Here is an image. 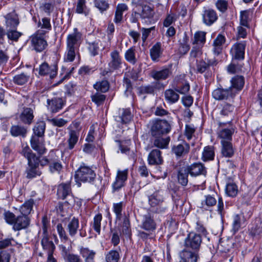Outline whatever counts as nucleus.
Here are the masks:
<instances>
[{
    "label": "nucleus",
    "mask_w": 262,
    "mask_h": 262,
    "mask_svg": "<svg viewBox=\"0 0 262 262\" xmlns=\"http://www.w3.org/2000/svg\"><path fill=\"white\" fill-rule=\"evenodd\" d=\"M79 123L73 122L68 128L69 130L67 140V149L71 150L74 148L78 141L79 136Z\"/></svg>",
    "instance_id": "39448f33"
},
{
    "label": "nucleus",
    "mask_w": 262,
    "mask_h": 262,
    "mask_svg": "<svg viewBox=\"0 0 262 262\" xmlns=\"http://www.w3.org/2000/svg\"><path fill=\"white\" fill-rule=\"evenodd\" d=\"M57 66L55 64L49 65L47 62H43L39 67V74L41 76H49L53 79L57 74Z\"/></svg>",
    "instance_id": "9d476101"
},
{
    "label": "nucleus",
    "mask_w": 262,
    "mask_h": 262,
    "mask_svg": "<svg viewBox=\"0 0 262 262\" xmlns=\"http://www.w3.org/2000/svg\"><path fill=\"white\" fill-rule=\"evenodd\" d=\"M94 88L97 91L105 93L109 89V84L107 80H102L96 82L94 85Z\"/></svg>",
    "instance_id": "5fc2aeb1"
},
{
    "label": "nucleus",
    "mask_w": 262,
    "mask_h": 262,
    "mask_svg": "<svg viewBox=\"0 0 262 262\" xmlns=\"http://www.w3.org/2000/svg\"><path fill=\"white\" fill-rule=\"evenodd\" d=\"M212 95L216 100L227 99L229 97H232V89L231 88L227 89L218 88L213 91Z\"/></svg>",
    "instance_id": "f3484780"
},
{
    "label": "nucleus",
    "mask_w": 262,
    "mask_h": 262,
    "mask_svg": "<svg viewBox=\"0 0 262 262\" xmlns=\"http://www.w3.org/2000/svg\"><path fill=\"white\" fill-rule=\"evenodd\" d=\"M203 47H200L192 45V50L190 53V56L192 57L196 58L200 56L202 54V49Z\"/></svg>",
    "instance_id": "774afa93"
},
{
    "label": "nucleus",
    "mask_w": 262,
    "mask_h": 262,
    "mask_svg": "<svg viewBox=\"0 0 262 262\" xmlns=\"http://www.w3.org/2000/svg\"><path fill=\"white\" fill-rule=\"evenodd\" d=\"M102 219V214L100 213H98L94 217L93 221L91 224L93 228L98 234H100L101 222Z\"/></svg>",
    "instance_id": "603ef678"
},
{
    "label": "nucleus",
    "mask_w": 262,
    "mask_h": 262,
    "mask_svg": "<svg viewBox=\"0 0 262 262\" xmlns=\"http://www.w3.org/2000/svg\"><path fill=\"white\" fill-rule=\"evenodd\" d=\"M222 154L225 157H231L234 152L232 144L231 142H222Z\"/></svg>",
    "instance_id": "7c9ffc66"
},
{
    "label": "nucleus",
    "mask_w": 262,
    "mask_h": 262,
    "mask_svg": "<svg viewBox=\"0 0 262 262\" xmlns=\"http://www.w3.org/2000/svg\"><path fill=\"white\" fill-rule=\"evenodd\" d=\"M141 227L146 231H153L156 228V224L150 215L146 214L143 217Z\"/></svg>",
    "instance_id": "4be33fe9"
},
{
    "label": "nucleus",
    "mask_w": 262,
    "mask_h": 262,
    "mask_svg": "<svg viewBox=\"0 0 262 262\" xmlns=\"http://www.w3.org/2000/svg\"><path fill=\"white\" fill-rule=\"evenodd\" d=\"M189 173L191 176H198L200 174H205L206 172L203 165H191L188 166Z\"/></svg>",
    "instance_id": "a19ab883"
},
{
    "label": "nucleus",
    "mask_w": 262,
    "mask_h": 262,
    "mask_svg": "<svg viewBox=\"0 0 262 262\" xmlns=\"http://www.w3.org/2000/svg\"><path fill=\"white\" fill-rule=\"evenodd\" d=\"M216 204L215 198L211 195L205 196V199L202 201L201 207L205 210H209V208Z\"/></svg>",
    "instance_id": "37998d69"
},
{
    "label": "nucleus",
    "mask_w": 262,
    "mask_h": 262,
    "mask_svg": "<svg viewBox=\"0 0 262 262\" xmlns=\"http://www.w3.org/2000/svg\"><path fill=\"white\" fill-rule=\"evenodd\" d=\"M161 44L157 42L150 49V55L153 61H157L162 54Z\"/></svg>",
    "instance_id": "f704fd0d"
},
{
    "label": "nucleus",
    "mask_w": 262,
    "mask_h": 262,
    "mask_svg": "<svg viewBox=\"0 0 262 262\" xmlns=\"http://www.w3.org/2000/svg\"><path fill=\"white\" fill-rule=\"evenodd\" d=\"M180 262H196L198 254L188 250H184L180 253Z\"/></svg>",
    "instance_id": "412c9836"
},
{
    "label": "nucleus",
    "mask_w": 262,
    "mask_h": 262,
    "mask_svg": "<svg viewBox=\"0 0 262 262\" xmlns=\"http://www.w3.org/2000/svg\"><path fill=\"white\" fill-rule=\"evenodd\" d=\"M45 32L38 30L31 35L29 38L31 47L37 52L44 50L48 46V43L45 39Z\"/></svg>",
    "instance_id": "f03ea898"
},
{
    "label": "nucleus",
    "mask_w": 262,
    "mask_h": 262,
    "mask_svg": "<svg viewBox=\"0 0 262 262\" xmlns=\"http://www.w3.org/2000/svg\"><path fill=\"white\" fill-rule=\"evenodd\" d=\"M189 145L186 142H184L182 144L174 146L172 148V151L177 157H181L187 154L189 152Z\"/></svg>",
    "instance_id": "cd10ccee"
},
{
    "label": "nucleus",
    "mask_w": 262,
    "mask_h": 262,
    "mask_svg": "<svg viewBox=\"0 0 262 262\" xmlns=\"http://www.w3.org/2000/svg\"><path fill=\"white\" fill-rule=\"evenodd\" d=\"M10 132L11 135L13 137L21 136L25 137L27 130L23 126L18 125H14L11 127Z\"/></svg>",
    "instance_id": "79ce46f5"
},
{
    "label": "nucleus",
    "mask_w": 262,
    "mask_h": 262,
    "mask_svg": "<svg viewBox=\"0 0 262 262\" xmlns=\"http://www.w3.org/2000/svg\"><path fill=\"white\" fill-rule=\"evenodd\" d=\"M77 50L67 47V51L64 55V60L67 62L73 61L75 57Z\"/></svg>",
    "instance_id": "bf43d9fd"
},
{
    "label": "nucleus",
    "mask_w": 262,
    "mask_h": 262,
    "mask_svg": "<svg viewBox=\"0 0 262 262\" xmlns=\"http://www.w3.org/2000/svg\"><path fill=\"white\" fill-rule=\"evenodd\" d=\"M4 219L6 222L10 225H13V224L16 219L15 215L10 211H6L4 214Z\"/></svg>",
    "instance_id": "338daca9"
},
{
    "label": "nucleus",
    "mask_w": 262,
    "mask_h": 262,
    "mask_svg": "<svg viewBox=\"0 0 262 262\" xmlns=\"http://www.w3.org/2000/svg\"><path fill=\"white\" fill-rule=\"evenodd\" d=\"M30 143L31 147L39 154L42 155L46 151L43 137L32 136L30 140Z\"/></svg>",
    "instance_id": "9b49d317"
},
{
    "label": "nucleus",
    "mask_w": 262,
    "mask_h": 262,
    "mask_svg": "<svg viewBox=\"0 0 262 262\" xmlns=\"http://www.w3.org/2000/svg\"><path fill=\"white\" fill-rule=\"evenodd\" d=\"M234 132V129L232 127L229 128H221L217 132V137L221 140V143L231 142Z\"/></svg>",
    "instance_id": "a211bd4d"
},
{
    "label": "nucleus",
    "mask_w": 262,
    "mask_h": 262,
    "mask_svg": "<svg viewBox=\"0 0 262 262\" xmlns=\"http://www.w3.org/2000/svg\"><path fill=\"white\" fill-rule=\"evenodd\" d=\"M57 195L58 199H67L66 203L71 205H74L75 200L71 193V189L69 184L62 183L58 185L57 190Z\"/></svg>",
    "instance_id": "20e7f679"
},
{
    "label": "nucleus",
    "mask_w": 262,
    "mask_h": 262,
    "mask_svg": "<svg viewBox=\"0 0 262 262\" xmlns=\"http://www.w3.org/2000/svg\"><path fill=\"white\" fill-rule=\"evenodd\" d=\"M225 39L224 36L219 34L213 41V51L214 54L219 55L222 50V46L225 42Z\"/></svg>",
    "instance_id": "2f4dec72"
},
{
    "label": "nucleus",
    "mask_w": 262,
    "mask_h": 262,
    "mask_svg": "<svg viewBox=\"0 0 262 262\" xmlns=\"http://www.w3.org/2000/svg\"><path fill=\"white\" fill-rule=\"evenodd\" d=\"M34 204L33 199H30L26 201L20 208V212L23 215L28 216V215L31 213L32 210L33 206Z\"/></svg>",
    "instance_id": "a18cd8bd"
},
{
    "label": "nucleus",
    "mask_w": 262,
    "mask_h": 262,
    "mask_svg": "<svg viewBox=\"0 0 262 262\" xmlns=\"http://www.w3.org/2000/svg\"><path fill=\"white\" fill-rule=\"evenodd\" d=\"M26 177L32 179L41 174L38 165H28L26 170Z\"/></svg>",
    "instance_id": "c9c22d12"
},
{
    "label": "nucleus",
    "mask_w": 262,
    "mask_h": 262,
    "mask_svg": "<svg viewBox=\"0 0 262 262\" xmlns=\"http://www.w3.org/2000/svg\"><path fill=\"white\" fill-rule=\"evenodd\" d=\"M79 253L84 259L85 262H94V257L96 255L95 251L90 250L88 248L80 247Z\"/></svg>",
    "instance_id": "b1692460"
},
{
    "label": "nucleus",
    "mask_w": 262,
    "mask_h": 262,
    "mask_svg": "<svg viewBox=\"0 0 262 262\" xmlns=\"http://www.w3.org/2000/svg\"><path fill=\"white\" fill-rule=\"evenodd\" d=\"M244 221V216L239 214H236L233 216L232 230L234 233H236L239 230Z\"/></svg>",
    "instance_id": "de8ad7c7"
},
{
    "label": "nucleus",
    "mask_w": 262,
    "mask_h": 262,
    "mask_svg": "<svg viewBox=\"0 0 262 262\" xmlns=\"http://www.w3.org/2000/svg\"><path fill=\"white\" fill-rule=\"evenodd\" d=\"M206 41V33L203 31H198L194 34L192 39V44L203 47Z\"/></svg>",
    "instance_id": "c85d7f7f"
},
{
    "label": "nucleus",
    "mask_w": 262,
    "mask_h": 262,
    "mask_svg": "<svg viewBox=\"0 0 262 262\" xmlns=\"http://www.w3.org/2000/svg\"><path fill=\"white\" fill-rule=\"evenodd\" d=\"M7 29H15L19 24L17 15L14 14H9L6 17Z\"/></svg>",
    "instance_id": "473e14b6"
},
{
    "label": "nucleus",
    "mask_w": 262,
    "mask_h": 262,
    "mask_svg": "<svg viewBox=\"0 0 262 262\" xmlns=\"http://www.w3.org/2000/svg\"><path fill=\"white\" fill-rule=\"evenodd\" d=\"M130 232V224L128 214H124L122 223V233L128 234Z\"/></svg>",
    "instance_id": "4d7b16f0"
},
{
    "label": "nucleus",
    "mask_w": 262,
    "mask_h": 262,
    "mask_svg": "<svg viewBox=\"0 0 262 262\" xmlns=\"http://www.w3.org/2000/svg\"><path fill=\"white\" fill-rule=\"evenodd\" d=\"M171 71L170 69L168 68H165L159 71H152L151 72V76L156 80H165L169 77Z\"/></svg>",
    "instance_id": "bb28decb"
},
{
    "label": "nucleus",
    "mask_w": 262,
    "mask_h": 262,
    "mask_svg": "<svg viewBox=\"0 0 262 262\" xmlns=\"http://www.w3.org/2000/svg\"><path fill=\"white\" fill-rule=\"evenodd\" d=\"M30 224V219L28 216L20 215L16 217L12 228L15 231H19L27 228Z\"/></svg>",
    "instance_id": "ddd939ff"
},
{
    "label": "nucleus",
    "mask_w": 262,
    "mask_h": 262,
    "mask_svg": "<svg viewBox=\"0 0 262 262\" xmlns=\"http://www.w3.org/2000/svg\"><path fill=\"white\" fill-rule=\"evenodd\" d=\"M148 164H162L161 152L158 149L152 150L148 155Z\"/></svg>",
    "instance_id": "a878e982"
},
{
    "label": "nucleus",
    "mask_w": 262,
    "mask_h": 262,
    "mask_svg": "<svg viewBox=\"0 0 262 262\" xmlns=\"http://www.w3.org/2000/svg\"><path fill=\"white\" fill-rule=\"evenodd\" d=\"M111 60L108 64L107 71H104L103 75L107 74L108 72H112L115 70L119 69L122 65V59L120 56L119 53L117 50H114L110 54Z\"/></svg>",
    "instance_id": "6e6552de"
},
{
    "label": "nucleus",
    "mask_w": 262,
    "mask_h": 262,
    "mask_svg": "<svg viewBox=\"0 0 262 262\" xmlns=\"http://www.w3.org/2000/svg\"><path fill=\"white\" fill-rule=\"evenodd\" d=\"M133 115L129 109L120 108L119 115L117 117L116 120L122 123H127L131 121Z\"/></svg>",
    "instance_id": "aec40b11"
},
{
    "label": "nucleus",
    "mask_w": 262,
    "mask_h": 262,
    "mask_svg": "<svg viewBox=\"0 0 262 262\" xmlns=\"http://www.w3.org/2000/svg\"><path fill=\"white\" fill-rule=\"evenodd\" d=\"M238 189L236 184L234 183L227 184L226 193L229 196H235L237 193Z\"/></svg>",
    "instance_id": "864d4df0"
},
{
    "label": "nucleus",
    "mask_w": 262,
    "mask_h": 262,
    "mask_svg": "<svg viewBox=\"0 0 262 262\" xmlns=\"http://www.w3.org/2000/svg\"><path fill=\"white\" fill-rule=\"evenodd\" d=\"M41 245L43 249L47 251V253L54 252L55 249V246L53 242L49 240V236L42 237Z\"/></svg>",
    "instance_id": "e433bc0d"
},
{
    "label": "nucleus",
    "mask_w": 262,
    "mask_h": 262,
    "mask_svg": "<svg viewBox=\"0 0 262 262\" xmlns=\"http://www.w3.org/2000/svg\"><path fill=\"white\" fill-rule=\"evenodd\" d=\"M21 154L28 160V164H38L39 159L32 152L30 148L26 146L24 147L21 151Z\"/></svg>",
    "instance_id": "5701e85b"
},
{
    "label": "nucleus",
    "mask_w": 262,
    "mask_h": 262,
    "mask_svg": "<svg viewBox=\"0 0 262 262\" xmlns=\"http://www.w3.org/2000/svg\"><path fill=\"white\" fill-rule=\"evenodd\" d=\"M234 107L229 104H226L220 111V114L222 116H231L233 114Z\"/></svg>",
    "instance_id": "13d9d810"
},
{
    "label": "nucleus",
    "mask_w": 262,
    "mask_h": 262,
    "mask_svg": "<svg viewBox=\"0 0 262 262\" xmlns=\"http://www.w3.org/2000/svg\"><path fill=\"white\" fill-rule=\"evenodd\" d=\"M216 12L212 9H205L202 13L203 23L207 26H211L217 19Z\"/></svg>",
    "instance_id": "f8f14e48"
},
{
    "label": "nucleus",
    "mask_w": 262,
    "mask_h": 262,
    "mask_svg": "<svg viewBox=\"0 0 262 262\" xmlns=\"http://www.w3.org/2000/svg\"><path fill=\"white\" fill-rule=\"evenodd\" d=\"M124 57L127 61L133 64H135L137 61L136 58L135 47H132L126 50L124 54Z\"/></svg>",
    "instance_id": "49530a36"
},
{
    "label": "nucleus",
    "mask_w": 262,
    "mask_h": 262,
    "mask_svg": "<svg viewBox=\"0 0 262 262\" xmlns=\"http://www.w3.org/2000/svg\"><path fill=\"white\" fill-rule=\"evenodd\" d=\"M164 95L166 101L170 104L176 103L180 97L176 90L174 91L170 89L165 90Z\"/></svg>",
    "instance_id": "393cba45"
},
{
    "label": "nucleus",
    "mask_w": 262,
    "mask_h": 262,
    "mask_svg": "<svg viewBox=\"0 0 262 262\" xmlns=\"http://www.w3.org/2000/svg\"><path fill=\"white\" fill-rule=\"evenodd\" d=\"M7 31L8 38L12 40L16 41L21 35V33L15 29H7Z\"/></svg>",
    "instance_id": "e2e57ef3"
},
{
    "label": "nucleus",
    "mask_w": 262,
    "mask_h": 262,
    "mask_svg": "<svg viewBox=\"0 0 262 262\" xmlns=\"http://www.w3.org/2000/svg\"><path fill=\"white\" fill-rule=\"evenodd\" d=\"M82 34L78 31L77 28L74 32L69 34L67 38V47L77 50L81 41Z\"/></svg>",
    "instance_id": "1a4fd4ad"
},
{
    "label": "nucleus",
    "mask_w": 262,
    "mask_h": 262,
    "mask_svg": "<svg viewBox=\"0 0 262 262\" xmlns=\"http://www.w3.org/2000/svg\"><path fill=\"white\" fill-rule=\"evenodd\" d=\"M245 47L246 43L245 42L234 44L230 51L233 57L236 59H243Z\"/></svg>",
    "instance_id": "4468645a"
},
{
    "label": "nucleus",
    "mask_w": 262,
    "mask_h": 262,
    "mask_svg": "<svg viewBox=\"0 0 262 262\" xmlns=\"http://www.w3.org/2000/svg\"><path fill=\"white\" fill-rule=\"evenodd\" d=\"M156 88L153 85H146L140 86L139 88V93L141 94H151L154 93Z\"/></svg>",
    "instance_id": "680f3d73"
},
{
    "label": "nucleus",
    "mask_w": 262,
    "mask_h": 262,
    "mask_svg": "<svg viewBox=\"0 0 262 262\" xmlns=\"http://www.w3.org/2000/svg\"><path fill=\"white\" fill-rule=\"evenodd\" d=\"M94 3L95 7L101 12L108 8V4L105 0H95Z\"/></svg>",
    "instance_id": "69168bd1"
},
{
    "label": "nucleus",
    "mask_w": 262,
    "mask_h": 262,
    "mask_svg": "<svg viewBox=\"0 0 262 262\" xmlns=\"http://www.w3.org/2000/svg\"><path fill=\"white\" fill-rule=\"evenodd\" d=\"M125 206V204L123 202L114 203L113 205V211L116 215V220L120 221L122 217V209Z\"/></svg>",
    "instance_id": "8fccbe9b"
},
{
    "label": "nucleus",
    "mask_w": 262,
    "mask_h": 262,
    "mask_svg": "<svg viewBox=\"0 0 262 262\" xmlns=\"http://www.w3.org/2000/svg\"><path fill=\"white\" fill-rule=\"evenodd\" d=\"M47 107L52 113H56L62 109L64 102L62 98H54L47 100Z\"/></svg>",
    "instance_id": "2eb2a0df"
},
{
    "label": "nucleus",
    "mask_w": 262,
    "mask_h": 262,
    "mask_svg": "<svg viewBox=\"0 0 262 262\" xmlns=\"http://www.w3.org/2000/svg\"><path fill=\"white\" fill-rule=\"evenodd\" d=\"M214 147L211 146H206L202 152V159L205 162H209L214 159Z\"/></svg>",
    "instance_id": "72a5a7b5"
},
{
    "label": "nucleus",
    "mask_w": 262,
    "mask_h": 262,
    "mask_svg": "<svg viewBox=\"0 0 262 262\" xmlns=\"http://www.w3.org/2000/svg\"><path fill=\"white\" fill-rule=\"evenodd\" d=\"M155 138L153 143L155 146L159 148H166L170 141L169 137H162V136L154 137Z\"/></svg>",
    "instance_id": "c756f323"
},
{
    "label": "nucleus",
    "mask_w": 262,
    "mask_h": 262,
    "mask_svg": "<svg viewBox=\"0 0 262 262\" xmlns=\"http://www.w3.org/2000/svg\"><path fill=\"white\" fill-rule=\"evenodd\" d=\"M202 239L200 235L195 233H189L185 239L184 246L186 248L197 251L199 250Z\"/></svg>",
    "instance_id": "0eeeda50"
},
{
    "label": "nucleus",
    "mask_w": 262,
    "mask_h": 262,
    "mask_svg": "<svg viewBox=\"0 0 262 262\" xmlns=\"http://www.w3.org/2000/svg\"><path fill=\"white\" fill-rule=\"evenodd\" d=\"M86 0H77L75 11L78 14H84L88 15L90 9L86 5Z\"/></svg>",
    "instance_id": "c03bdc74"
},
{
    "label": "nucleus",
    "mask_w": 262,
    "mask_h": 262,
    "mask_svg": "<svg viewBox=\"0 0 262 262\" xmlns=\"http://www.w3.org/2000/svg\"><path fill=\"white\" fill-rule=\"evenodd\" d=\"M45 129L46 123L43 121H38L33 128L34 135L32 136H37L40 138L43 137Z\"/></svg>",
    "instance_id": "58836bf2"
},
{
    "label": "nucleus",
    "mask_w": 262,
    "mask_h": 262,
    "mask_svg": "<svg viewBox=\"0 0 262 262\" xmlns=\"http://www.w3.org/2000/svg\"><path fill=\"white\" fill-rule=\"evenodd\" d=\"M119 259V254L116 250H111L105 256L106 262H118Z\"/></svg>",
    "instance_id": "6e6d98bb"
},
{
    "label": "nucleus",
    "mask_w": 262,
    "mask_h": 262,
    "mask_svg": "<svg viewBox=\"0 0 262 262\" xmlns=\"http://www.w3.org/2000/svg\"><path fill=\"white\" fill-rule=\"evenodd\" d=\"M171 120L155 119L152 121L150 133L152 137L162 136L170 132L171 128Z\"/></svg>",
    "instance_id": "f257e3e1"
},
{
    "label": "nucleus",
    "mask_w": 262,
    "mask_h": 262,
    "mask_svg": "<svg viewBox=\"0 0 262 262\" xmlns=\"http://www.w3.org/2000/svg\"><path fill=\"white\" fill-rule=\"evenodd\" d=\"M231 83L233 88L239 91L244 86L245 83L244 78L242 76H235L231 80Z\"/></svg>",
    "instance_id": "09e8293b"
},
{
    "label": "nucleus",
    "mask_w": 262,
    "mask_h": 262,
    "mask_svg": "<svg viewBox=\"0 0 262 262\" xmlns=\"http://www.w3.org/2000/svg\"><path fill=\"white\" fill-rule=\"evenodd\" d=\"M95 176L94 171L84 165L81 166L75 173L76 178L83 182H91L94 179Z\"/></svg>",
    "instance_id": "423d86ee"
},
{
    "label": "nucleus",
    "mask_w": 262,
    "mask_h": 262,
    "mask_svg": "<svg viewBox=\"0 0 262 262\" xmlns=\"http://www.w3.org/2000/svg\"><path fill=\"white\" fill-rule=\"evenodd\" d=\"M79 228V222L78 219L75 217H73L68 222L66 229L70 236L73 237L77 234Z\"/></svg>",
    "instance_id": "6ab92c4d"
},
{
    "label": "nucleus",
    "mask_w": 262,
    "mask_h": 262,
    "mask_svg": "<svg viewBox=\"0 0 262 262\" xmlns=\"http://www.w3.org/2000/svg\"><path fill=\"white\" fill-rule=\"evenodd\" d=\"M189 173L188 166H182L178 170L177 174L178 182L182 186H186L187 185Z\"/></svg>",
    "instance_id": "dca6fc26"
},
{
    "label": "nucleus",
    "mask_w": 262,
    "mask_h": 262,
    "mask_svg": "<svg viewBox=\"0 0 262 262\" xmlns=\"http://www.w3.org/2000/svg\"><path fill=\"white\" fill-rule=\"evenodd\" d=\"M154 11L149 6L144 5L142 6V11L141 16L142 18H149L154 15Z\"/></svg>",
    "instance_id": "052dcab7"
},
{
    "label": "nucleus",
    "mask_w": 262,
    "mask_h": 262,
    "mask_svg": "<svg viewBox=\"0 0 262 262\" xmlns=\"http://www.w3.org/2000/svg\"><path fill=\"white\" fill-rule=\"evenodd\" d=\"M34 118L33 110L30 108H25L20 115V120L24 123L30 124Z\"/></svg>",
    "instance_id": "4c0bfd02"
},
{
    "label": "nucleus",
    "mask_w": 262,
    "mask_h": 262,
    "mask_svg": "<svg viewBox=\"0 0 262 262\" xmlns=\"http://www.w3.org/2000/svg\"><path fill=\"white\" fill-rule=\"evenodd\" d=\"M29 77V75L23 73L14 76L13 78V81L15 84L21 85L28 82Z\"/></svg>",
    "instance_id": "3c124183"
},
{
    "label": "nucleus",
    "mask_w": 262,
    "mask_h": 262,
    "mask_svg": "<svg viewBox=\"0 0 262 262\" xmlns=\"http://www.w3.org/2000/svg\"><path fill=\"white\" fill-rule=\"evenodd\" d=\"M164 192L162 190H158L155 191L148 198V203L151 207L156 209L157 212H161L165 210V207H161L164 201Z\"/></svg>",
    "instance_id": "7ed1b4c3"
},
{
    "label": "nucleus",
    "mask_w": 262,
    "mask_h": 262,
    "mask_svg": "<svg viewBox=\"0 0 262 262\" xmlns=\"http://www.w3.org/2000/svg\"><path fill=\"white\" fill-rule=\"evenodd\" d=\"M128 9L127 6L125 4H119L116 8L114 21L119 23L123 18V13Z\"/></svg>",
    "instance_id": "ea45409f"
},
{
    "label": "nucleus",
    "mask_w": 262,
    "mask_h": 262,
    "mask_svg": "<svg viewBox=\"0 0 262 262\" xmlns=\"http://www.w3.org/2000/svg\"><path fill=\"white\" fill-rule=\"evenodd\" d=\"M58 234L61 241H67L69 239L67 233L61 224H58L56 227Z\"/></svg>",
    "instance_id": "0e129e2a"
}]
</instances>
